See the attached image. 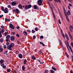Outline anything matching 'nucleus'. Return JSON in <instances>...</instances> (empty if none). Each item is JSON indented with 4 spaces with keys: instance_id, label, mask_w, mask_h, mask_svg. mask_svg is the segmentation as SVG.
I'll list each match as a JSON object with an SVG mask.
<instances>
[{
    "instance_id": "nucleus-1",
    "label": "nucleus",
    "mask_w": 73,
    "mask_h": 73,
    "mask_svg": "<svg viewBox=\"0 0 73 73\" xmlns=\"http://www.w3.org/2000/svg\"><path fill=\"white\" fill-rule=\"evenodd\" d=\"M31 7H32V5H26L25 7V9L27 10V9H29V8H31Z\"/></svg>"
},
{
    "instance_id": "nucleus-2",
    "label": "nucleus",
    "mask_w": 73,
    "mask_h": 73,
    "mask_svg": "<svg viewBox=\"0 0 73 73\" xmlns=\"http://www.w3.org/2000/svg\"><path fill=\"white\" fill-rule=\"evenodd\" d=\"M38 5H42V1L41 0H38Z\"/></svg>"
},
{
    "instance_id": "nucleus-3",
    "label": "nucleus",
    "mask_w": 73,
    "mask_h": 73,
    "mask_svg": "<svg viewBox=\"0 0 73 73\" xmlns=\"http://www.w3.org/2000/svg\"><path fill=\"white\" fill-rule=\"evenodd\" d=\"M50 7L51 8V10L52 11H53V9H54V7H53V5L52 4H51V7H50V4H49Z\"/></svg>"
},
{
    "instance_id": "nucleus-4",
    "label": "nucleus",
    "mask_w": 73,
    "mask_h": 73,
    "mask_svg": "<svg viewBox=\"0 0 73 73\" xmlns=\"http://www.w3.org/2000/svg\"><path fill=\"white\" fill-rule=\"evenodd\" d=\"M9 26L11 29H15V27L13 26L12 24H9Z\"/></svg>"
},
{
    "instance_id": "nucleus-5",
    "label": "nucleus",
    "mask_w": 73,
    "mask_h": 73,
    "mask_svg": "<svg viewBox=\"0 0 73 73\" xmlns=\"http://www.w3.org/2000/svg\"><path fill=\"white\" fill-rule=\"evenodd\" d=\"M1 66H2L3 68L4 69H5V68H6V66L4 65V64L3 63V64H1Z\"/></svg>"
},
{
    "instance_id": "nucleus-6",
    "label": "nucleus",
    "mask_w": 73,
    "mask_h": 73,
    "mask_svg": "<svg viewBox=\"0 0 73 73\" xmlns=\"http://www.w3.org/2000/svg\"><path fill=\"white\" fill-rule=\"evenodd\" d=\"M12 48L11 46V45H9V46L7 47V48L9 50H12V48Z\"/></svg>"
},
{
    "instance_id": "nucleus-7",
    "label": "nucleus",
    "mask_w": 73,
    "mask_h": 73,
    "mask_svg": "<svg viewBox=\"0 0 73 73\" xmlns=\"http://www.w3.org/2000/svg\"><path fill=\"white\" fill-rule=\"evenodd\" d=\"M10 40L11 41H14L15 40V36H12L10 37Z\"/></svg>"
},
{
    "instance_id": "nucleus-8",
    "label": "nucleus",
    "mask_w": 73,
    "mask_h": 73,
    "mask_svg": "<svg viewBox=\"0 0 73 73\" xmlns=\"http://www.w3.org/2000/svg\"><path fill=\"white\" fill-rule=\"evenodd\" d=\"M16 2L14 1L12 2L11 3V5H13V6H15V5H16Z\"/></svg>"
},
{
    "instance_id": "nucleus-9",
    "label": "nucleus",
    "mask_w": 73,
    "mask_h": 73,
    "mask_svg": "<svg viewBox=\"0 0 73 73\" xmlns=\"http://www.w3.org/2000/svg\"><path fill=\"white\" fill-rule=\"evenodd\" d=\"M65 36L66 39L68 40H69V37L68 36V35H67V34H65Z\"/></svg>"
},
{
    "instance_id": "nucleus-10",
    "label": "nucleus",
    "mask_w": 73,
    "mask_h": 73,
    "mask_svg": "<svg viewBox=\"0 0 73 73\" xmlns=\"http://www.w3.org/2000/svg\"><path fill=\"white\" fill-rule=\"evenodd\" d=\"M66 14L67 15H68V16H69V15H70V11L68 10V11L67 12H66Z\"/></svg>"
},
{
    "instance_id": "nucleus-11",
    "label": "nucleus",
    "mask_w": 73,
    "mask_h": 73,
    "mask_svg": "<svg viewBox=\"0 0 73 73\" xmlns=\"http://www.w3.org/2000/svg\"><path fill=\"white\" fill-rule=\"evenodd\" d=\"M9 45L12 48L15 45H14V43H11Z\"/></svg>"
},
{
    "instance_id": "nucleus-12",
    "label": "nucleus",
    "mask_w": 73,
    "mask_h": 73,
    "mask_svg": "<svg viewBox=\"0 0 73 73\" xmlns=\"http://www.w3.org/2000/svg\"><path fill=\"white\" fill-rule=\"evenodd\" d=\"M19 57L20 58H21L22 57H23V55L21 54H19Z\"/></svg>"
},
{
    "instance_id": "nucleus-13",
    "label": "nucleus",
    "mask_w": 73,
    "mask_h": 73,
    "mask_svg": "<svg viewBox=\"0 0 73 73\" xmlns=\"http://www.w3.org/2000/svg\"><path fill=\"white\" fill-rule=\"evenodd\" d=\"M65 16H66V19L68 21V22H69V18H68V15H67V14H66L65 15Z\"/></svg>"
},
{
    "instance_id": "nucleus-14",
    "label": "nucleus",
    "mask_w": 73,
    "mask_h": 73,
    "mask_svg": "<svg viewBox=\"0 0 73 73\" xmlns=\"http://www.w3.org/2000/svg\"><path fill=\"white\" fill-rule=\"evenodd\" d=\"M23 33L25 36L27 35V33L26 31H24L23 32Z\"/></svg>"
},
{
    "instance_id": "nucleus-15",
    "label": "nucleus",
    "mask_w": 73,
    "mask_h": 73,
    "mask_svg": "<svg viewBox=\"0 0 73 73\" xmlns=\"http://www.w3.org/2000/svg\"><path fill=\"white\" fill-rule=\"evenodd\" d=\"M16 12H17V13H19V12H20V11H19V9H16L15 10Z\"/></svg>"
},
{
    "instance_id": "nucleus-16",
    "label": "nucleus",
    "mask_w": 73,
    "mask_h": 73,
    "mask_svg": "<svg viewBox=\"0 0 73 73\" xmlns=\"http://www.w3.org/2000/svg\"><path fill=\"white\" fill-rule=\"evenodd\" d=\"M3 51V49L1 48V46H0V52H1Z\"/></svg>"
},
{
    "instance_id": "nucleus-17",
    "label": "nucleus",
    "mask_w": 73,
    "mask_h": 73,
    "mask_svg": "<svg viewBox=\"0 0 73 73\" xmlns=\"http://www.w3.org/2000/svg\"><path fill=\"white\" fill-rule=\"evenodd\" d=\"M18 7L20 9H22V5L21 4L19 5Z\"/></svg>"
},
{
    "instance_id": "nucleus-18",
    "label": "nucleus",
    "mask_w": 73,
    "mask_h": 73,
    "mask_svg": "<svg viewBox=\"0 0 73 73\" xmlns=\"http://www.w3.org/2000/svg\"><path fill=\"white\" fill-rule=\"evenodd\" d=\"M5 21H10V19H8L7 18H5Z\"/></svg>"
},
{
    "instance_id": "nucleus-19",
    "label": "nucleus",
    "mask_w": 73,
    "mask_h": 73,
    "mask_svg": "<svg viewBox=\"0 0 73 73\" xmlns=\"http://www.w3.org/2000/svg\"><path fill=\"white\" fill-rule=\"evenodd\" d=\"M0 62L1 64H3V63H4V60L3 59L1 60L0 61Z\"/></svg>"
},
{
    "instance_id": "nucleus-20",
    "label": "nucleus",
    "mask_w": 73,
    "mask_h": 73,
    "mask_svg": "<svg viewBox=\"0 0 73 73\" xmlns=\"http://www.w3.org/2000/svg\"><path fill=\"white\" fill-rule=\"evenodd\" d=\"M63 9L65 15H66V11H65V9L64 7H63Z\"/></svg>"
},
{
    "instance_id": "nucleus-21",
    "label": "nucleus",
    "mask_w": 73,
    "mask_h": 73,
    "mask_svg": "<svg viewBox=\"0 0 73 73\" xmlns=\"http://www.w3.org/2000/svg\"><path fill=\"white\" fill-rule=\"evenodd\" d=\"M55 2H59L60 3L61 1L60 0H54Z\"/></svg>"
},
{
    "instance_id": "nucleus-22",
    "label": "nucleus",
    "mask_w": 73,
    "mask_h": 73,
    "mask_svg": "<svg viewBox=\"0 0 73 73\" xmlns=\"http://www.w3.org/2000/svg\"><path fill=\"white\" fill-rule=\"evenodd\" d=\"M34 7L35 9H36L37 8V5H34Z\"/></svg>"
},
{
    "instance_id": "nucleus-23",
    "label": "nucleus",
    "mask_w": 73,
    "mask_h": 73,
    "mask_svg": "<svg viewBox=\"0 0 73 73\" xmlns=\"http://www.w3.org/2000/svg\"><path fill=\"white\" fill-rule=\"evenodd\" d=\"M10 37H11V36L9 35H8L6 36V38H10Z\"/></svg>"
},
{
    "instance_id": "nucleus-24",
    "label": "nucleus",
    "mask_w": 73,
    "mask_h": 73,
    "mask_svg": "<svg viewBox=\"0 0 73 73\" xmlns=\"http://www.w3.org/2000/svg\"><path fill=\"white\" fill-rule=\"evenodd\" d=\"M31 57L32 58V59H33V60H36V58L34 56H32Z\"/></svg>"
},
{
    "instance_id": "nucleus-25",
    "label": "nucleus",
    "mask_w": 73,
    "mask_h": 73,
    "mask_svg": "<svg viewBox=\"0 0 73 73\" xmlns=\"http://www.w3.org/2000/svg\"><path fill=\"white\" fill-rule=\"evenodd\" d=\"M59 41L60 43V44L61 45V46H63V45H62V42H61V40H59Z\"/></svg>"
},
{
    "instance_id": "nucleus-26",
    "label": "nucleus",
    "mask_w": 73,
    "mask_h": 73,
    "mask_svg": "<svg viewBox=\"0 0 73 73\" xmlns=\"http://www.w3.org/2000/svg\"><path fill=\"white\" fill-rule=\"evenodd\" d=\"M1 9L3 11H4V8L3 6H2L1 7Z\"/></svg>"
},
{
    "instance_id": "nucleus-27",
    "label": "nucleus",
    "mask_w": 73,
    "mask_h": 73,
    "mask_svg": "<svg viewBox=\"0 0 73 73\" xmlns=\"http://www.w3.org/2000/svg\"><path fill=\"white\" fill-rule=\"evenodd\" d=\"M52 69H53V70H55V71H56L57 70L56 68H54L53 67H52Z\"/></svg>"
},
{
    "instance_id": "nucleus-28",
    "label": "nucleus",
    "mask_w": 73,
    "mask_h": 73,
    "mask_svg": "<svg viewBox=\"0 0 73 73\" xmlns=\"http://www.w3.org/2000/svg\"><path fill=\"white\" fill-rule=\"evenodd\" d=\"M58 22L59 24H61V20L60 19L58 20Z\"/></svg>"
},
{
    "instance_id": "nucleus-29",
    "label": "nucleus",
    "mask_w": 73,
    "mask_h": 73,
    "mask_svg": "<svg viewBox=\"0 0 73 73\" xmlns=\"http://www.w3.org/2000/svg\"><path fill=\"white\" fill-rule=\"evenodd\" d=\"M4 13H8V10H4Z\"/></svg>"
},
{
    "instance_id": "nucleus-30",
    "label": "nucleus",
    "mask_w": 73,
    "mask_h": 73,
    "mask_svg": "<svg viewBox=\"0 0 73 73\" xmlns=\"http://www.w3.org/2000/svg\"><path fill=\"white\" fill-rule=\"evenodd\" d=\"M26 62H27V60L26 59H25L23 62L24 64H26Z\"/></svg>"
},
{
    "instance_id": "nucleus-31",
    "label": "nucleus",
    "mask_w": 73,
    "mask_h": 73,
    "mask_svg": "<svg viewBox=\"0 0 73 73\" xmlns=\"http://www.w3.org/2000/svg\"><path fill=\"white\" fill-rule=\"evenodd\" d=\"M22 69L23 70H25V67H24V66H22Z\"/></svg>"
},
{
    "instance_id": "nucleus-32",
    "label": "nucleus",
    "mask_w": 73,
    "mask_h": 73,
    "mask_svg": "<svg viewBox=\"0 0 73 73\" xmlns=\"http://www.w3.org/2000/svg\"><path fill=\"white\" fill-rule=\"evenodd\" d=\"M50 72L51 73H54V71H53L52 70H50Z\"/></svg>"
},
{
    "instance_id": "nucleus-33",
    "label": "nucleus",
    "mask_w": 73,
    "mask_h": 73,
    "mask_svg": "<svg viewBox=\"0 0 73 73\" xmlns=\"http://www.w3.org/2000/svg\"><path fill=\"white\" fill-rule=\"evenodd\" d=\"M0 32H1L2 33H3V32H4V29H2V31H0Z\"/></svg>"
},
{
    "instance_id": "nucleus-34",
    "label": "nucleus",
    "mask_w": 73,
    "mask_h": 73,
    "mask_svg": "<svg viewBox=\"0 0 73 73\" xmlns=\"http://www.w3.org/2000/svg\"><path fill=\"white\" fill-rule=\"evenodd\" d=\"M7 8H9L11 9V5H8L7 6Z\"/></svg>"
},
{
    "instance_id": "nucleus-35",
    "label": "nucleus",
    "mask_w": 73,
    "mask_h": 73,
    "mask_svg": "<svg viewBox=\"0 0 73 73\" xmlns=\"http://www.w3.org/2000/svg\"><path fill=\"white\" fill-rule=\"evenodd\" d=\"M52 11L53 16L54 18V19L55 18V15H54V13H53V11Z\"/></svg>"
},
{
    "instance_id": "nucleus-36",
    "label": "nucleus",
    "mask_w": 73,
    "mask_h": 73,
    "mask_svg": "<svg viewBox=\"0 0 73 73\" xmlns=\"http://www.w3.org/2000/svg\"><path fill=\"white\" fill-rule=\"evenodd\" d=\"M8 33L7 32H5V36H7V35H8Z\"/></svg>"
},
{
    "instance_id": "nucleus-37",
    "label": "nucleus",
    "mask_w": 73,
    "mask_h": 73,
    "mask_svg": "<svg viewBox=\"0 0 73 73\" xmlns=\"http://www.w3.org/2000/svg\"><path fill=\"white\" fill-rule=\"evenodd\" d=\"M40 44H41L42 45H43V46H45V44H44L43 43H42V42H40Z\"/></svg>"
},
{
    "instance_id": "nucleus-38",
    "label": "nucleus",
    "mask_w": 73,
    "mask_h": 73,
    "mask_svg": "<svg viewBox=\"0 0 73 73\" xmlns=\"http://www.w3.org/2000/svg\"><path fill=\"white\" fill-rule=\"evenodd\" d=\"M2 41H3V38H1L0 39V42H2Z\"/></svg>"
},
{
    "instance_id": "nucleus-39",
    "label": "nucleus",
    "mask_w": 73,
    "mask_h": 73,
    "mask_svg": "<svg viewBox=\"0 0 73 73\" xmlns=\"http://www.w3.org/2000/svg\"><path fill=\"white\" fill-rule=\"evenodd\" d=\"M1 33H1V31H0V37H2V34H1Z\"/></svg>"
},
{
    "instance_id": "nucleus-40",
    "label": "nucleus",
    "mask_w": 73,
    "mask_h": 73,
    "mask_svg": "<svg viewBox=\"0 0 73 73\" xmlns=\"http://www.w3.org/2000/svg\"><path fill=\"white\" fill-rule=\"evenodd\" d=\"M69 29L71 32H72L73 31H72V29H71V28H70Z\"/></svg>"
},
{
    "instance_id": "nucleus-41",
    "label": "nucleus",
    "mask_w": 73,
    "mask_h": 73,
    "mask_svg": "<svg viewBox=\"0 0 73 73\" xmlns=\"http://www.w3.org/2000/svg\"><path fill=\"white\" fill-rule=\"evenodd\" d=\"M35 30L36 31H38V28L37 27H36L35 28Z\"/></svg>"
},
{
    "instance_id": "nucleus-42",
    "label": "nucleus",
    "mask_w": 73,
    "mask_h": 73,
    "mask_svg": "<svg viewBox=\"0 0 73 73\" xmlns=\"http://www.w3.org/2000/svg\"><path fill=\"white\" fill-rule=\"evenodd\" d=\"M70 28H71V29H73V27L72 26L70 25Z\"/></svg>"
},
{
    "instance_id": "nucleus-43",
    "label": "nucleus",
    "mask_w": 73,
    "mask_h": 73,
    "mask_svg": "<svg viewBox=\"0 0 73 73\" xmlns=\"http://www.w3.org/2000/svg\"><path fill=\"white\" fill-rule=\"evenodd\" d=\"M10 39H6V42H8V41H10Z\"/></svg>"
},
{
    "instance_id": "nucleus-44",
    "label": "nucleus",
    "mask_w": 73,
    "mask_h": 73,
    "mask_svg": "<svg viewBox=\"0 0 73 73\" xmlns=\"http://www.w3.org/2000/svg\"><path fill=\"white\" fill-rule=\"evenodd\" d=\"M40 38L42 39V38H44V36H40Z\"/></svg>"
},
{
    "instance_id": "nucleus-45",
    "label": "nucleus",
    "mask_w": 73,
    "mask_h": 73,
    "mask_svg": "<svg viewBox=\"0 0 73 73\" xmlns=\"http://www.w3.org/2000/svg\"><path fill=\"white\" fill-rule=\"evenodd\" d=\"M32 32L33 33H34L35 32V31H34L33 30L32 31Z\"/></svg>"
},
{
    "instance_id": "nucleus-46",
    "label": "nucleus",
    "mask_w": 73,
    "mask_h": 73,
    "mask_svg": "<svg viewBox=\"0 0 73 73\" xmlns=\"http://www.w3.org/2000/svg\"><path fill=\"white\" fill-rule=\"evenodd\" d=\"M7 70L8 72H10V70L9 69H7Z\"/></svg>"
},
{
    "instance_id": "nucleus-47",
    "label": "nucleus",
    "mask_w": 73,
    "mask_h": 73,
    "mask_svg": "<svg viewBox=\"0 0 73 73\" xmlns=\"http://www.w3.org/2000/svg\"><path fill=\"white\" fill-rule=\"evenodd\" d=\"M62 34L64 38H65V36H64V33H62Z\"/></svg>"
},
{
    "instance_id": "nucleus-48",
    "label": "nucleus",
    "mask_w": 73,
    "mask_h": 73,
    "mask_svg": "<svg viewBox=\"0 0 73 73\" xmlns=\"http://www.w3.org/2000/svg\"><path fill=\"white\" fill-rule=\"evenodd\" d=\"M70 37L71 38V40H72V35H69Z\"/></svg>"
},
{
    "instance_id": "nucleus-49",
    "label": "nucleus",
    "mask_w": 73,
    "mask_h": 73,
    "mask_svg": "<svg viewBox=\"0 0 73 73\" xmlns=\"http://www.w3.org/2000/svg\"><path fill=\"white\" fill-rule=\"evenodd\" d=\"M69 5L70 7H72V5L70 3H69Z\"/></svg>"
},
{
    "instance_id": "nucleus-50",
    "label": "nucleus",
    "mask_w": 73,
    "mask_h": 73,
    "mask_svg": "<svg viewBox=\"0 0 73 73\" xmlns=\"http://www.w3.org/2000/svg\"><path fill=\"white\" fill-rule=\"evenodd\" d=\"M16 36L18 37H19V34H17V35H16Z\"/></svg>"
},
{
    "instance_id": "nucleus-51",
    "label": "nucleus",
    "mask_w": 73,
    "mask_h": 73,
    "mask_svg": "<svg viewBox=\"0 0 73 73\" xmlns=\"http://www.w3.org/2000/svg\"><path fill=\"white\" fill-rule=\"evenodd\" d=\"M4 48L5 49L7 48V46L6 45H5L4 46Z\"/></svg>"
},
{
    "instance_id": "nucleus-52",
    "label": "nucleus",
    "mask_w": 73,
    "mask_h": 73,
    "mask_svg": "<svg viewBox=\"0 0 73 73\" xmlns=\"http://www.w3.org/2000/svg\"><path fill=\"white\" fill-rule=\"evenodd\" d=\"M3 15H0V19H1V18L2 17H3Z\"/></svg>"
},
{
    "instance_id": "nucleus-53",
    "label": "nucleus",
    "mask_w": 73,
    "mask_h": 73,
    "mask_svg": "<svg viewBox=\"0 0 73 73\" xmlns=\"http://www.w3.org/2000/svg\"><path fill=\"white\" fill-rule=\"evenodd\" d=\"M69 48H70V50H71L72 49V47H71V46H69Z\"/></svg>"
},
{
    "instance_id": "nucleus-54",
    "label": "nucleus",
    "mask_w": 73,
    "mask_h": 73,
    "mask_svg": "<svg viewBox=\"0 0 73 73\" xmlns=\"http://www.w3.org/2000/svg\"><path fill=\"white\" fill-rule=\"evenodd\" d=\"M33 38L34 39H35V38H36V36H33Z\"/></svg>"
},
{
    "instance_id": "nucleus-55",
    "label": "nucleus",
    "mask_w": 73,
    "mask_h": 73,
    "mask_svg": "<svg viewBox=\"0 0 73 73\" xmlns=\"http://www.w3.org/2000/svg\"><path fill=\"white\" fill-rule=\"evenodd\" d=\"M1 28H4V26H3V25H2V26H1Z\"/></svg>"
},
{
    "instance_id": "nucleus-56",
    "label": "nucleus",
    "mask_w": 73,
    "mask_h": 73,
    "mask_svg": "<svg viewBox=\"0 0 73 73\" xmlns=\"http://www.w3.org/2000/svg\"><path fill=\"white\" fill-rule=\"evenodd\" d=\"M19 28H20V27H19V26H17V29H19Z\"/></svg>"
},
{
    "instance_id": "nucleus-57",
    "label": "nucleus",
    "mask_w": 73,
    "mask_h": 73,
    "mask_svg": "<svg viewBox=\"0 0 73 73\" xmlns=\"http://www.w3.org/2000/svg\"><path fill=\"white\" fill-rule=\"evenodd\" d=\"M66 42L67 44H69V43L68 42V40H66Z\"/></svg>"
},
{
    "instance_id": "nucleus-58",
    "label": "nucleus",
    "mask_w": 73,
    "mask_h": 73,
    "mask_svg": "<svg viewBox=\"0 0 73 73\" xmlns=\"http://www.w3.org/2000/svg\"><path fill=\"white\" fill-rule=\"evenodd\" d=\"M9 44L8 42H7V43H6V45H7V46H8V45Z\"/></svg>"
},
{
    "instance_id": "nucleus-59",
    "label": "nucleus",
    "mask_w": 73,
    "mask_h": 73,
    "mask_svg": "<svg viewBox=\"0 0 73 73\" xmlns=\"http://www.w3.org/2000/svg\"><path fill=\"white\" fill-rule=\"evenodd\" d=\"M7 52H8V51H6L5 52H4V53H5V54L7 53Z\"/></svg>"
},
{
    "instance_id": "nucleus-60",
    "label": "nucleus",
    "mask_w": 73,
    "mask_h": 73,
    "mask_svg": "<svg viewBox=\"0 0 73 73\" xmlns=\"http://www.w3.org/2000/svg\"><path fill=\"white\" fill-rule=\"evenodd\" d=\"M7 9H8V8H5V11H8V10H7Z\"/></svg>"
},
{
    "instance_id": "nucleus-61",
    "label": "nucleus",
    "mask_w": 73,
    "mask_h": 73,
    "mask_svg": "<svg viewBox=\"0 0 73 73\" xmlns=\"http://www.w3.org/2000/svg\"><path fill=\"white\" fill-rule=\"evenodd\" d=\"M12 34H13V35H15V33L14 32H12Z\"/></svg>"
},
{
    "instance_id": "nucleus-62",
    "label": "nucleus",
    "mask_w": 73,
    "mask_h": 73,
    "mask_svg": "<svg viewBox=\"0 0 73 73\" xmlns=\"http://www.w3.org/2000/svg\"><path fill=\"white\" fill-rule=\"evenodd\" d=\"M70 73H73V72L72 71V70H71L70 71Z\"/></svg>"
},
{
    "instance_id": "nucleus-63",
    "label": "nucleus",
    "mask_w": 73,
    "mask_h": 73,
    "mask_svg": "<svg viewBox=\"0 0 73 73\" xmlns=\"http://www.w3.org/2000/svg\"><path fill=\"white\" fill-rule=\"evenodd\" d=\"M66 56L67 57H69V55H68V54H67L66 55Z\"/></svg>"
},
{
    "instance_id": "nucleus-64",
    "label": "nucleus",
    "mask_w": 73,
    "mask_h": 73,
    "mask_svg": "<svg viewBox=\"0 0 73 73\" xmlns=\"http://www.w3.org/2000/svg\"><path fill=\"white\" fill-rule=\"evenodd\" d=\"M14 73H17L16 72V71L15 70H14Z\"/></svg>"
}]
</instances>
